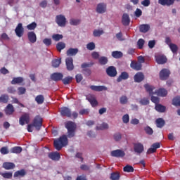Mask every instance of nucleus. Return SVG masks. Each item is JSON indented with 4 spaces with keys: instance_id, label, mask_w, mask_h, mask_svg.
<instances>
[{
    "instance_id": "f257e3e1",
    "label": "nucleus",
    "mask_w": 180,
    "mask_h": 180,
    "mask_svg": "<svg viewBox=\"0 0 180 180\" xmlns=\"http://www.w3.org/2000/svg\"><path fill=\"white\" fill-rule=\"evenodd\" d=\"M65 127L68 130V135H63L59 139L55 140L53 142L54 147L58 151H60L61 148L65 147V146L68 144V139H72V137H75L77 124H75L74 122L68 121L65 124Z\"/></svg>"
},
{
    "instance_id": "f03ea898",
    "label": "nucleus",
    "mask_w": 180,
    "mask_h": 180,
    "mask_svg": "<svg viewBox=\"0 0 180 180\" xmlns=\"http://www.w3.org/2000/svg\"><path fill=\"white\" fill-rule=\"evenodd\" d=\"M32 125L35 127L36 130L39 131L40 129H41V126H43V119L40 115H37L32 122Z\"/></svg>"
},
{
    "instance_id": "7ed1b4c3",
    "label": "nucleus",
    "mask_w": 180,
    "mask_h": 180,
    "mask_svg": "<svg viewBox=\"0 0 180 180\" xmlns=\"http://www.w3.org/2000/svg\"><path fill=\"white\" fill-rule=\"evenodd\" d=\"M30 123V114L25 112L19 119V124L20 126H25V124H29Z\"/></svg>"
},
{
    "instance_id": "20e7f679",
    "label": "nucleus",
    "mask_w": 180,
    "mask_h": 180,
    "mask_svg": "<svg viewBox=\"0 0 180 180\" xmlns=\"http://www.w3.org/2000/svg\"><path fill=\"white\" fill-rule=\"evenodd\" d=\"M89 67H92V64L84 63L81 65L82 72L86 77H89L92 74V71L89 69Z\"/></svg>"
},
{
    "instance_id": "39448f33",
    "label": "nucleus",
    "mask_w": 180,
    "mask_h": 180,
    "mask_svg": "<svg viewBox=\"0 0 180 180\" xmlns=\"http://www.w3.org/2000/svg\"><path fill=\"white\" fill-rule=\"evenodd\" d=\"M169 75H171V71L167 68L162 69L159 73V77L161 81H167L169 78Z\"/></svg>"
},
{
    "instance_id": "423d86ee",
    "label": "nucleus",
    "mask_w": 180,
    "mask_h": 180,
    "mask_svg": "<svg viewBox=\"0 0 180 180\" xmlns=\"http://www.w3.org/2000/svg\"><path fill=\"white\" fill-rule=\"evenodd\" d=\"M56 22L58 26L60 27H65L66 23H67V18H65V16L63 15H58L56 17Z\"/></svg>"
},
{
    "instance_id": "0eeeda50",
    "label": "nucleus",
    "mask_w": 180,
    "mask_h": 180,
    "mask_svg": "<svg viewBox=\"0 0 180 180\" xmlns=\"http://www.w3.org/2000/svg\"><path fill=\"white\" fill-rule=\"evenodd\" d=\"M105 72L108 77L111 78H115L116 75H117V70H116V67L115 66H109L106 68Z\"/></svg>"
},
{
    "instance_id": "6e6552de",
    "label": "nucleus",
    "mask_w": 180,
    "mask_h": 180,
    "mask_svg": "<svg viewBox=\"0 0 180 180\" xmlns=\"http://www.w3.org/2000/svg\"><path fill=\"white\" fill-rule=\"evenodd\" d=\"M110 155L111 157H115V158H123V157L126 155V153L122 150L117 149L111 151Z\"/></svg>"
},
{
    "instance_id": "1a4fd4ad",
    "label": "nucleus",
    "mask_w": 180,
    "mask_h": 180,
    "mask_svg": "<svg viewBox=\"0 0 180 180\" xmlns=\"http://www.w3.org/2000/svg\"><path fill=\"white\" fill-rule=\"evenodd\" d=\"M134 151L139 155L144 151V146L141 143H136L134 144Z\"/></svg>"
},
{
    "instance_id": "9d476101",
    "label": "nucleus",
    "mask_w": 180,
    "mask_h": 180,
    "mask_svg": "<svg viewBox=\"0 0 180 180\" xmlns=\"http://www.w3.org/2000/svg\"><path fill=\"white\" fill-rule=\"evenodd\" d=\"M65 64L68 71H72L74 70V59L72 58H67L65 59Z\"/></svg>"
},
{
    "instance_id": "9b49d317",
    "label": "nucleus",
    "mask_w": 180,
    "mask_h": 180,
    "mask_svg": "<svg viewBox=\"0 0 180 180\" xmlns=\"http://www.w3.org/2000/svg\"><path fill=\"white\" fill-rule=\"evenodd\" d=\"M15 34L18 37H22L23 36V33L25 32V29L23 28V25L22 23H18L15 30Z\"/></svg>"
},
{
    "instance_id": "f8f14e48",
    "label": "nucleus",
    "mask_w": 180,
    "mask_h": 180,
    "mask_svg": "<svg viewBox=\"0 0 180 180\" xmlns=\"http://www.w3.org/2000/svg\"><path fill=\"white\" fill-rule=\"evenodd\" d=\"M155 58L156 63L158 64H165V63L167 61V56L164 55H156Z\"/></svg>"
},
{
    "instance_id": "ddd939ff",
    "label": "nucleus",
    "mask_w": 180,
    "mask_h": 180,
    "mask_svg": "<svg viewBox=\"0 0 180 180\" xmlns=\"http://www.w3.org/2000/svg\"><path fill=\"white\" fill-rule=\"evenodd\" d=\"M60 115L61 116L66 117H71V110L67 107H63L60 110Z\"/></svg>"
},
{
    "instance_id": "4468645a",
    "label": "nucleus",
    "mask_w": 180,
    "mask_h": 180,
    "mask_svg": "<svg viewBox=\"0 0 180 180\" xmlns=\"http://www.w3.org/2000/svg\"><path fill=\"white\" fill-rule=\"evenodd\" d=\"M131 68L135 71H140L141 70L143 65L137 61H131L130 64Z\"/></svg>"
},
{
    "instance_id": "2eb2a0df",
    "label": "nucleus",
    "mask_w": 180,
    "mask_h": 180,
    "mask_svg": "<svg viewBox=\"0 0 180 180\" xmlns=\"http://www.w3.org/2000/svg\"><path fill=\"white\" fill-rule=\"evenodd\" d=\"M160 147H161V144L159 142L153 143L148 150V154H153L157 151V148H160Z\"/></svg>"
},
{
    "instance_id": "dca6fc26",
    "label": "nucleus",
    "mask_w": 180,
    "mask_h": 180,
    "mask_svg": "<svg viewBox=\"0 0 180 180\" xmlns=\"http://www.w3.org/2000/svg\"><path fill=\"white\" fill-rule=\"evenodd\" d=\"M49 158L53 160V161H59L61 157L60 156V153L58 152H52L49 153Z\"/></svg>"
},
{
    "instance_id": "f3484780",
    "label": "nucleus",
    "mask_w": 180,
    "mask_h": 180,
    "mask_svg": "<svg viewBox=\"0 0 180 180\" xmlns=\"http://www.w3.org/2000/svg\"><path fill=\"white\" fill-rule=\"evenodd\" d=\"M122 23L124 26L130 25V16L127 13H124L122 18Z\"/></svg>"
},
{
    "instance_id": "a211bd4d",
    "label": "nucleus",
    "mask_w": 180,
    "mask_h": 180,
    "mask_svg": "<svg viewBox=\"0 0 180 180\" xmlns=\"http://www.w3.org/2000/svg\"><path fill=\"white\" fill-rule=\"evenodd\" d=\"M158 4L162 6H171L175 4V0H158Z\"/></svg>"
},
{
    "instance_id": "6ab92c4d",
    "label": "nucleus",
    "mask_w": 180,
    "mask_h": 180,
    "mask_svg": "<svg viewBox=\"0 0 180 180\" xmlns=\"http://www.w3.org/2000/svg\"><path fill=\"white\" fill-rule=\"evenodd\" d=\"M134 82L140 83L144 81V74L141 72H137L134 77Z\"/></svg>"
},
{
    "instance_id": "aec40b11",
    "label": "nucleus",
    "mask_w": 180,
    "mask_h": 180,
    "mask_svg": "<svg viewBox=\"0 0 180 180\" xmlns=\"http://www.w3.org/2000/svg\"><path fill=\"white\" fill-rule=\"evenodd\" d=\"M27 37L29 41L32 44H34L36 41H37V37L36 36V33H34V32H29L27 33Z\"/></svg>"
},
{
    "instance_id": "412c9836",
    "label": "nucleus",
    "mask_w": 180,
    "mask_h": 180,
    "mask_svg": "<svg viewBox=\"0 0 180 180\" xmlns=\"http://www.w3.org/2000/svg\"><path fill=\"white\" fill-rule=\"evenodd\" d=\"M97 13H105L106 12V6L103 3H100L96 7Z\"/></svg>"
},
{
    "instance_id": "4be33fe9",
    "label": "nucleus",
    "mask_w": 180,
    "mask_h": 180,
    "mask_svg": "<svg viewBox=\"0 0 180 180\" xmlns=\"http://www.w3.org/2000/svg\"><path fill=\"white\" fill-rule=\"evenodd\" d=\"M86 99L91 103L93 108H95V106H98V101H96L95 96L90 95L88 97H86Z\"/></svg>"
},
{
    "instance_id": "5701e85b",
    "label": "nucleus",
    "mask_w": 180,
    "mask_h": 180,
    "mask_svg": "<svg viewBox=\"0 0 180 180\" xmlns=\"http://www.w3.org/2000/svg\"><path fill=\"white\" fill-rule=\"evenodd\" d=\"M91 91H95L96 92H102V91H106L108 88L105 86H90Z\"/></svg>"
},
{
    "instance_id": "b1692460",
    "label": "nucleus",
    "mask_w": 180,
    "mask_h": 180,
    "mask_svg": "<svg viewBox=\"0 0 180 180\" xmlns=\"http://www.w3.org/2000/svg\"><path fill=\"white\" fill-rule=\"evenodd\" d=\"M63 74L60 72H55L53 73L51 76V79L53 81H61V79H63Z\"/></svg>"
},
{
    "instance_id": "393cba45",
    "label": "nucleus",
    "mask_w": 180,
    "mask_h": 180,
    "mask_svg": "<svg viewBox=\"0 0 180 180\" xmlns=\"http://www.w3.org/2000/svg\"><path fill=\"white\" fill-rule=\"evenodd\" d=\"M129 79V73L127 72H121L120 75L117 77V82H122L123 80Z\"/></svg>"
},
{
    "instance_id": "a878e982",
    "label": "nucleus",
    "mask_w": 180,
    "mask_h": 180,
    "mask_svg": "<svg viewBox=\"0 0 180 180\" xmlns=\"http://www.w3.org/2000/svg\"><path fill=\"white\" fill-rule=\"evenodd\" d=\"M13 112H15V108L12 104H8L5 108V113L8 116L13 115Z\"/></svg>"
},
{
    "instance_id": "bb28decb",
    "label": "nucleus",
    "mask_w": 180,
    "mask_h": 180,
    "mask_svg": "<svg viewBox=\"0 0 180 180\" xmlns=\"http://www.w3.org/2000/svg\"><path fill=\"white\" fill-rule=\"evenodd\" d=\"M148 30H150V25L148 24H142L139 26L141 33H147Z\"/></svg>"
},
{
    "instance_id": "cd10ccee",
    "label": "nucleus",
    "mask_w": 180,
    "mask_h": 180,
    "mask_svg": "<svg viewBox=\"0 0 180 180\" xmlns=\"http://www.w3.org/2000/svg\"><path fill=\"white\" fill-rule=\"evenodd\" d=\"M155 123L157 127H158L159 129H162V127L165 126V120H164V119L162 118H158L155 121Z\"/></svg>"
},
{
    "instance_id": "c85d7f7f",
    "label": "nucleus",
    "mask_w": 180,
    "mask_h": 180,
    "mask_svg": "<svg viewBox=\"0 0 180 180\" xmlns=\"http://www.w3.org/2000/svg\"><path fill=\"white\" fill-rule=\"evenodd\" d=\"M144 88L146 90V91L148 92L149 95H154V92H153V91L155 89V87H154V86H151L148 84H146L144 85Z\"/></svg>"
},
{
    "instance_id": "c756f323",
    "label": "nucleus",
    "mask_w": 180,
    "mask_h": 180,
    "mask_svg": "<svg viewBox=\"0 0 180 180\" xmlns=\"http://www.w3.org/2000/svg\"><path fill=\"white\" fill-rule=\"evenodd\" d=\"M35 102L38 105H43L44 103V96L39 94L35 97Z\"/></svg>"
},
{
    "instance_id": "7c9ffc66",
    "label": "nucleus",
    "mask_w": 180,
    "mask_h": 180,
    "mask_svg": "<svg viewBox=\"0 0 180 180\" xmlns=\"http://www.w3.org/2000/svg\"><path fill=\"white\" fill-rule=\"evenodd\" d=\"M78 53V49L75 48H70L69 49L67 52L66 54L67 56H77V54Z\"/></svg>"
},
{
    "instance_id": "2f4dec72",
    "label": "nucleus",
    "mask_w": 180,
    "mask_h": 180,
    "mask_svg": "<svg viewBox=\"0 0 180 180\" xmlns=\"http://www.w3.org/2000/svg\"><path fill=\"white\" fill-rule=\"evenodd\" d=\"M112 57H113V58H122V57H123V53H122V51H114L112 52L111 53Z\"/></svg>"
},
{
    "instance_id": "473e14b6",
    "label": "nucleus",
    "mask_w": 180,
    "mask_h": 180,
    "mask_svg": "<svg viewBox=\"0 0 180 180\" xmlns=\"http://www.w3.org/2000/svg\"><path fill=\"white\" fill-rule=\"evenodd\" d=\"M155 110L157 112H160V113H164L165 110H167V107L161 105V104H157L155 107Z\"/></svg>"
},
{
    "instance_id": "72a5a7b5",
    "label": "nucleus",
    "mask_w": 180,
    "mask_h": 180,
    "mask_svg": "<svg viewBox=\"0 0 180 180\" xmlns=\"http://www.w3.org/2000/svg\"><path fill=\"white\" fill-rule=\"evenodd\" d=\"M157 95L158 96H167L168 95V91L165 89H159L158 91H156Z\"/></svg>"
},
{
    "instance_id": "f704fd0d",
    "label": "nucleus",
    "mask_w": 180,
    "mask_h": 180,
    "mask_svg": "<svg viewBox=\"0 0 180 180\" xmlns=\"http://www.w3.org/2000/svg\"><path fill=\"white\" fill-rule=\"evenodd\" d=\"M22 151V147L15 146L11 149V153L13 154H20Z\"/></svg>"
},
{
    "instance_id": "c9c22d12",
    "label": "nucleus",
    "mask_w": 180,
    "mask_h": 180,
    "mask_svg": "<svg viewBox=\"0 0 180 180\" xmlns=\"http://www.w3.org/2000/svg\"><path fill=\"white\" fill-rule=\"evenodd\" d=\"M3 168L5 169H13V168H15V165L12 162H6L3 164Z\"/></svg>"
},
{
    "instance_id": "e433bc0d",
    "label": "nucleus",
    "mask_w": 180,
    "mask_h": 180,
    "mask_svg": "<svg viewBox=\"0 0 180 180\" xmlns=\"http://www.w3.org/2000/svg\"><path fill=\"white\" fill-rule=\"evenodd\" d=\"M23 82V77H14L11 81L12 85H16V84H22Z\"/></svg>"
},
{
    "instance_id": "4c0bfd02",
    "label": "nucleus",
    "mask_w": 180,
    "mask_h": 180,
    "mask_svg": "<svg viewBox=\"0 0 180 180\" xmlns=\"http://www.w3.org/2000/svg\"><path fill=\"white\" fill-rule=\"evenodd\" d=\"M25 175H26V171L22 169L14 173V178H18V176H25Z\"/></svg>"
},
{
    "instance_id": "58836bf2",
    "label": "nucleus",
    "mask_w": 180,
    "mask_h": 180,
    "mask_svg": "<svg viewBox=\"0 0 180 180\" xmlns=\"http://www.w3.org/2000/svg\"><path fill=\"white\" fill-rule=\"evenodd\" d=\"M108 61L109 60L108 59V57L105 56H101L98 58V62L101 64V65H106Z\"/></svg>"
},
{
    "instance_id": "ea45409f",
    "label": "nucleus",
    "mask_w": 180,
    "mask_h": 180,
    "mask_svg": "<svg viewBox=\"0 0 180 180\" xmlns=\"http://www.w3.org/2000/svg\"><path fill=\"white\" fill-rule=\"evenodd\" d=\"M9 101V96L7 94H2L0 96V103H8V101Z\"/></svg>"
},
{
    "instance_id": "a19ab883",
    "label": "nucleus",
    "mask_w": 180,
    "mask_h": 180,
    "mask_svg": "<svg viewBox=\"0 0 180 180\" xmlns=\"http://www.w3.org/2000/svg\"><path fill=\"white\" fill-rule=\"evenodd\" d=\"M108 129H109V124L105 122H103L99 126L96 127V130H108Z\"/></svg>"
},
{
    "instance_id": "79ce46f5",
    "label": "nucleus",
    "mask_w": 180,
    "mask_h": 180,
    "mask_svg": "<svg viewBox=\"0 0 180 180\" xmlns=\"http://www.w3.org/2000/svg\"><path fill=\"white\" fill-rule=\"evenodd\" d=\"M60 64H61V58L53 59L52 60V67L54 68H58V67H60Z\"/></svg>"
},
{
    "instance_id": "37998d69",
    "label": "nucleus",
    "mask_w": 180,
    "mask_h": 180,
    "mask_svg": "<svg viewBox=\"0 0 180 180\" xmlns=\"http://www.w3.org/2000/svg\"><path fill=\"white\" fill-rule=\"evenodd\" d=\"M169 49L173 54H176L178 53V46L175 44H169Z\"/></svg>"
},
{
    "instance_id": "c03bdc74",
    "label": "nucleus",
    "mask_w": 180,
    "mask_h": 180,
    "mask_svg": "<svg viewBox=\"0 0 180 180\" xmlns=\"http://www.w3.org/2000/svg\"><path fill=\"white\" fill-rule=\"evenodd\" d=\"M111 180H120V172H112L110 174Z\"/></svg>"
},
{
    "instance_id": "a18cd8bd",
    "label": "nucleus",
    "mask_w": 180,
    "mask_h": 180,
    "mask_svg": "<svg viewBox=\"0 0 180 180\" xmlns=\"http://www.w3.org/2000/svg\"><path fill=\"white\" fill-rule=\"evenodd\" d=\"M124 172H134V168L130 165H127L123 168Z\"/></svg>"
},
{
    "instance_id": "49530a36",
    "label": "nucleus",
    "mask_w": 180,
    "mask_h": 180,
    "mask_svg": "<svg viewBox=\"0 0 180 180\" xmlns=\"http://www.w3.org/2000/svg\"><path fill=\"white\" fill-rule=\"evenodd\" d=\"M143 129L146 134L148 136H153L154 131L153 130V128L150 127V126L145 127Z\"/></svg>"
},
{
    "instance_id": "de8ad7c7",
    "label": "nucleus",
    "mask_w": 180,
    "mask_h": 180,
    "mask_svg": "<svg viewBox=\"0 0 180 180\" xmlns=\"http://www.w3.org/2000/svg\"><path fill=\"white\" fill-rule=\"evenodd\" d=\"M0 175H1L3 178H5V179H12V176H13L12 172H6V173L0 172Z\"/></svg>"
},
{
    "instance_id": "09e8293b",
    "label": "nucleus",
    "mask_w": 180,
    "mask_h": 180,
    "mask_svg": "<svg viewBox=\"0 0 180 180\" xmlns=\"http://www.w3.org/2000/svg\"><path fill=\"white\" fill-rule=\"evenodd\" d=\"M56 49L58 51H61V50H64L65 49V44L64 42H59L56 44Z\"/></svg>"
},
{
    "instance_id": "8fccbe9b",
    "label": "nucleus",
    "mask_w": 180,
    "mask_h": 180,
    "mask_svg": "<svg viewBox=\"0 0 180 180\" xmlns=\"http://www.w3.org/2000/svg\"><path fill=\"white\" fill-rule=\"evenodd\" d=\"M139 103L143 106H146L150 103V100H148L147 98H143L139 101Z\"/></svg>"
},
{
    "instance_id": "3c124183",
    "label": "nucleus",
    "mask_w": 180,
    "mask_h": 180,
    "mask_svg": "<svg viewBox=\"0 0 180 180\" xmlns=\"http://www.w3.org/2000/svg\"><path fill=\"white\" fill-rule=\"evenodd\" d=\"M144 43H146V41H144V39H139L137 41V46H138V49H139V50H141V49H143V47H144Z\"/></svg>"
},
{
    "instance_id": "603ef678",
    "label": "nucleus",
    "mask_w": 180,
    "mask_h": 180,
    "mask_svg": "<svg viewBox=\"0 0 180 180\" xmlns=\"http://www.w3.org/2000/svg\"><path fill=\"white\" fill-rule=\"evenodd\" d=\"M103 33V30H94L93 32V36H94V37H99L100 36H102Z\"/></svg>"
},
{
    "instance_id": "864d4df0",
    "label": "nucleus",
    "mask_w": 180,
    "mask_h": 180,
    "mask_svg": "<svg viewBox=\"0 0 180 180\" xmlns=\"http://www.w3.org/2000/svg\"><path fill=\"white\" fill-rule=\"evenodd\" d=\"M63 37V34H55L52 36V39L53 40H55V41H60V40H61Z\"/></svg>"
},
{
    "instance_id": "5fc2aeb1",
    "label": "nucleus",
    "mask_w": 180,
    "mask_h": 180,
    "mask_svg": "<svg viewBox=\"0 0 180 180\" xmlns=\"http://www.w3.org/2000/svg\"><path fill=\"white\" fill-rule=\"evenodd\" d=\"M36 27H37V23H36V22H33L31 24L27 25V29H28V30H34Z\"/></svg>"
},
{
    "instance_id": "6e6d98bb",
    "label": "nucleus",
    "mask_w": 180,
    "mask_h": 180,
    "mask_svg": "<svg viewBox=\"0 0 180 180\" xmlns=\"http://www.w3.org/2000/svg\"><path fill=\"white\" fill-rule=\"evenodd\" d=\"M72 81V77H65L64 79H62V82H63L64 85H68L70 82Z\"/></svg>"
},
{
    "instance_id": "4d7b16f0",
    "label": "nucleus",
    "mask_w": 180,
    "mask_h": 180,
    "mask_svg": "<svg viewBox=\"0 0 180 180\" xmlns=\"http://www.w3.org/2000/svg\"><path fill=\"white\" fill-rule=\"evenodd\" d=\"M172 105L174 106H180V97H175L172 100Z\"/></svg>"
},
{
    "instance_id": "13d9d810",
    "label": "nucleus",
    "mask_w": 180,
    "mask_h": 180,
    "mask_svg": "<svg viewBox=\"0 0 180 180\" xmlns=\"http://www.w3.org/2000/svg\"><path fill=\"white\" fill-rule=\"evenodd\" d=\"M114 140L115 141H120V140H122V134L120 133H115L114 134Z\"/></svg>"
},
{
    "instance_id": "bf43d9fd",
    "label": "nucleus",
    "mask_w": 180,
    "mask_h": 180,
    "mask_svg": "<svg viewBox=\"0 0 180 180\" xmlns=\"http://www.w3.org/2000/svg\"><path fill=\"white\" fill-rule=\"evenodd\" d=\"M80 22L81 21L79 20L71 19L70 20V24L73 26H77V25H79Z\"/></svg>"
},
{
    "instance_id": "052dcab7",
    "label": "nucleus",
    "mask_w": 180,
    "mask_h": 180,
    "mask_svg": "<svg viewBox=\"0 0 180 180\" xmlns=\"http://www.w3.org/2000/svg\"><path fill=\"white\" fill-rule=\"evenodd\" d=\"M120 102L122 105H126V103H127V96H121V98H120Z\"/></svg>"
},
{
    "instance_id": "680f3d73",
    "label": "nucleus",
    "mask_w": 180,
    "mask_h": 180,
    "mask_svg": "<svg viewBox=\"0 0 180 180\" xmlns=\"http://www.w3.org/2000/svg\"><path fill=\"white\" fill-rule=\"evenodd\" d=\"M86 49L90 51L95 50V43L90 42L87 44Z\"/></svg>"
},
{
    "instance_id": "e2e57ef3",
    "label": "nucleus",
    "mask_w": 180,
    "mask_h": 180,
    "mask_svg": "<svg viewBox=\"0 0 180 180\" xmlns=\"http://www.w3.org/2000/svg\"><path fill=\"white\" fill-rule=\"evenodd\" d=\"M122 121L123 123H129V122L130 121V117L128 114H126L122 117Z\"/></svg>"
},
{
    "instance_id": "0e129e2a",
    "label": "nucleus",
    "mask_w": 180,
    "mask_h": 180,
    "mask_svg": "<svg viewBox=\"0 0 180 180\" xmlns=\"http://www.w3.org/2000/svg\"><path fill=\"white\" fill-rule=\"evenodd\" d=\"M43 43L47 46H51V39L46 38L43 40Z\"/></svg>"
},
{
    "instance_id": "69168bd1",
    "label": "nucleus",
    "mask_w": 180,
    "mask_h": 180,
    "mask_svg": "<svg viewBox=\"0 0 180 180\" xmlns=\"http://www.w3.org/2000/svg\"><path fill=\"white\" fill-rule=\"evenodd\" d=\"M24 94H26V88L19 87L18 88V95H24Z\"/></svg>"
},
{
    "instance_id": "338daca9",
    "label": "nucleus",
    "mask_w": 180,
    "mask_h": 180,
    "mask_svg": "<svg viewBox=\"0 0 180 180\" xmlns=\"http://www.w3.org/2000/svg\"><path fill=\"white\" fill-rule=\"evenodd\" d=\"M75 78H76V82H77L78 84H79V82H81L82 81V75L81 74H77L76 76H75Z\"/></svg>"
},
{
    "instance_id": "774afa93",
    "label": "nucleus",
    "mask_w": 180,
    "mask_h": 180,
    "mask_svg": "<svg viewBox=\"0 0 180 180\" xmlns=\"http://www.w3.org/2000/svg\"><path fill=\"white\" fill-rule=\"evenodd\" d=\"M79 115H88L89 113V109H83L79 112Z\"/></svg>"
}]
</instances>
